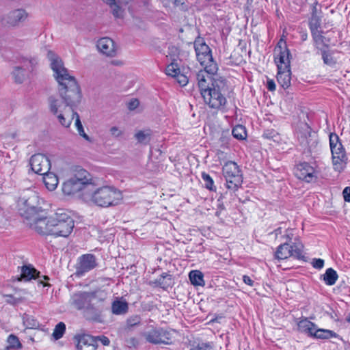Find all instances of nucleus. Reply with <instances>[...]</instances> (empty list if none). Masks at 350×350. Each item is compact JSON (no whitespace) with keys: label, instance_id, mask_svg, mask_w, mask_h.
Here are the masks:
<instances>
[{"label":"nucleus","instance_id":"f257e3e1","mask_svg":"<svg viewBox=\"0 0 350 350\" xmlns=\"http://www.w3.org/2000/svg\"><path fill=\"white\" fill-rule=\"evenodd\" d=\"M46 56L58 83L59 96L64 100L51 96L48 98L49 108L63 126L68 127L75 118V108L81 103V89L75 77L70 75L58 55L48 50Z\"/></svg>","mask_w":350,"mask_h":350},{"label":"nucleus","instance_id":"f03ea898","mask_svg":"<svg viewBox=\"0 0 350 350\" xmlns=\"http://www.w3.org/2000/svg\"><path fill=\"white\" fill-rule=\"evenodd\" d=\"M122 199V192L114 187L103 186L91 187L89 193L85 195V202L100 207L113 206Z\"/></svg>","mask_w":350,"mask_h":350},{"label":"nucleus","instance_id":"7ed1b4c3","mask_svg":"<svg viewBox=\"0 0 350 350\" xmlns=\"http://www.w3.org/2000/svg\"><path fill=\"white\" fill-rule=\"evenodd\" d=\"M93 187L90 173L84 169L77 170L72 177L64 183L62 191L68 196L77 195L85 201V195Z\"/></svg>","mask_w":350,"mask_h":350},{"label":"nucleus","instance_id":"20e7f679","mask_svg":"<svg viewBox=\"0 0 350 350\" xmlns=\"http://www.w3.org/2000/svg\"><path fill=\"white\" fill-rule=\"evenodd\" d=\"M51 236L66 238L72 233L75 221L64 209H57L50 216Z\"/></svg>","mask_w":350,"mask_h":350},{"label":"nucleus","instance_id":"39448f33","mask_svg":"<svg viewBox=\"0 0 350 350\" xmlns=\"http://www.w3.org/2000/svg\"><path fill=\"white\" fill-rule=\"evenodd\" d=\"M94 298V293L81 292L71 297L70 303L77 310L84 309V316L87 319L97 321L100 317V312L91 304Z\"/></svg>","mask_w":350,"mask_h":350},{"label":"nucleus","instance_id":"423d86ee","mask_svg":"<svg viewBox=\"0 0 350 350\" xmlns=\"http://www.w3.org/2000/svg\"><path fill=\"white\" fill-rule=\"evenodd\" d=\"M20 214L26 220L31 219L43 211L39 196L33 191H29L21 197L18 201Z\"/></svg>","mask_w":350,"mask_h":350},{"label":"nucleus","instance_id":"0eeeda50","mask_svg":"<svg viewBox=\"0 0 350 350\" xmlns=\"http://www.w3.org/2000/svg\"><path fill=\"white\" fill-rule=\"evenodd\" d=\"M196 57L200 64L205 67L207 72L216 74L218 70L217 64L214 62L211 50L203 39L198 38L194 42Z\"/></svg>","mask_w":350,"mask_h":350},{"label":"nucleus","instance_id":"6e6552de","mask_svg":"<svg viewBox=\"0 0 350 350\" xmlns=\"http://www.w3.org/2000/svg\"><path fill=\"white\" fill-rule=\"evenodd\" d=\"M223 174L226 181V187L232 192L241 185L242 174L238 165L234 161H228L223 166Z\"/></svg>","mask_w":350,"mask_h":350},{"label":"nucleus","instance_id":"1a4fd4ad","mask_svg":"<svg viewBox=\"0 0 350 350\" xmlns=\"http://www.w3.org/2000/svg\"><path fill=\"white\" fill-rule=\"evenodd\" d=\"M329 146L332 154L334 168L338 172H341L345 167L347 159L345 149L339 142V138L336 134H330Z\"/></svg>","mask_w":350,"mask_h":350},{"label":"nucleus","instance_id":"9d476101","mask_svg":"<svg viewBox=\"0 0 350 350\" xmlns=\"http://www.w3.org/2000/svg\"><path fill=\"white\" fill-rule=\"evenodd\" d=\"M298 139L300 145L309 152L314 151L318 145L317 135L311 131L307 124H303L298 131Z\"/></svg>","mask_w":350,"mask_h":350},{"label":"nucleus","instance_id":"9b49d317","mask_svg":"<svg viewBox=\"0 0 350 350\" xmlns=\"http://www.w3.org/2000/svg\"><path fill=\"white\" fill-rule=\"evenodd\" d=\"M202 96L205 102L211 108L219 109L225 105L226 99L221 93L218 86H215L214 83L207 90H204Z\"/></svg>","mask_w":350,"mask_h":350},{"label":"nucleus","instance_id":"f8f14e48","mask_svg":"<svg viewBox=\"0 0 350 350\" xmlns=\"http://www.w3.org/2000/svg\"><path fill=\"white\" fill-rule=\"evenodd\" d=\"M303 245L300 243H294L293 245L285 243L278 246L275 256L278 260H284L291 256L301 259L303 257Z\"/></svg>","mask_w":350,"mask_h":350},{"label":"nucleus","instance_id":"ddd939ff","mask_svg":"<svg viewBox=\"0 0 350 350\" xmlns=\"http://www.w3.org/2000/svg\"><path fill=\"white\" fill-rule=\"evenodd\" d=\"M146 342L153 345H169L171 343L172 334L163 328H152L143 334Z\"/></svg>","mask_w":350,"mask_h":350},{"label":"nucleus","instance_id":"4468645a","mask_svg":"<svg viewBox=\"0 0 350 350\" xmlns=\"http://www.w3.org/2000/svg\"><path fill=\"white\" fill-rule=\"evenodd\" d=\"M283 45L282 46L281 41L279 42L274 50V61L279 70L291 68L290 51L287 49L285 42L283 43Z\"/></svg>","mask_w":350,"mask_h":350},{"label":"nucleus","instance_id":"2eb2a0df","mask_svg":"<svg viewBox=\"0 0 350 350\" xmlns=\"http://www.w3.org/2000/svg\"><path fill=\"white\" fill-rule=\"evenodd\" d=\"M30 165L32 171L42 175L46 174L51 168L50 160L42 154H33L30 159Z\"/></svg>","mask_w":350,"mask_h":350},{"label":"nucleus","instance_id":"dca6fc26","mask_svg":"<svg viewBox=\"0 0 350 350\" xmlns=\"http://www.w3.org/2000/svg\"><path fill=\"white\" fill-rule=\"evenodd\" d=\"M97 266L96 258L92 254H86L78 258L76 266V274L83 275L87 272L92 270Z\"/></svg>","mask_w":350,"mask_h":350},{"label":"nucleus","instance_id":"f3484780","mask_svg":"<svg viewBox=\"0 0 350 350\" xmlns=\"http://www.w3.org/2000/svg\"><path fill=\"white\" fill-rule=\"evenodd\" d=\"M27 225L36 232L43 235L51 236L50 217H40L36 215L31 219L27 220Z\"/></svg>","mask_w":350,"mask_h":350},{"label":"nucleus","instance_id":"a211bd4d","mask_svg":"<svg viewBox=\"0 0 350 350\" xmlns=\"http://www.w3.org/2000/svg\"><path fill=\"white\" fill-rule=\"evenodd\" d=\"M295 175L299 179L304 180L308 183L312 182L317 178L314 167L306 162L301 163L296 166Z\"/></svg>","mask_w":350,"mask_h":350},{"label":"nucleus","instance_id":"6ab92c4d","mask_svg":"<svg viewBox=\"0 0 350 350\" xmlns=\"http://www.w3.org/2000/svg\"><path fill=\"white\" fill-rule=\"evenodd\" d=\"M28 13L24 9H16L10 11L5 16L6 23L12 27L18 26L28 18Z\"/></svg>","mask_w":350,"mask_h":350},{"label":"nucleus","instance_id":"aec40b11","mask_svg":"<svg viewBox=\"0 0 350 350\" xmlns=\"http://www.w3.org/2000/svg\"><path fill=\"white\" fill-rule=\"evenodd\" d=\"M37 64V60L34 58L24 62L23 66H16L12 72V76L16 83H22L26 77V69L29 70L31 68Z\"/></svg>","mask_w":350,"mask_h":350},{"label":"nucleus","instance_id":"412c9836","mask_svg":"<svg viewBox=\"0 0 350 350\" xmlns=\"http://www.w3.org/2000/svg\"><path fill=\"white\" fill-rule=\"evenodd\" d=\"M96 47L101 53L106 56L113 57L116 54L114 42L108 37L99 39L97 41Z\"/></svg>","mask_w":350,"mask_h":350},{"label":"nucleus","instance_id":"4be33fe9","mask_svg":"<svg viewBox=\"0 0 350 350\" xmlns=\"http://www.w3.org/2000/svg\"><path fill=\"white\" fill-rule=\"evenodd\" d=\"M78 350H96L97 343L96 338L88 334H83L75 337Z\"/></svg>","mask_w":350,"mask_h":350},{"label":"nucleus","instance_id":"5701e85b","mask_svg":"<svg viewBox=\"0 0 350 350\" xmlns=\"http://www.w3.org/2000/svg\"><path fill=\"white\" fill-rule=\"evenodd\" d=\"M209 75H211V73L207 72L205 68L204 70H200L196 75L198 84L201 94L204 93V90H207L211 88L209 86V83H208V81L211 80V77L209 76ZM213 75L214 74H211V75Z\"/></svg>","mask_w":350,"mask_h":350},{"label":"nucleus","instance_id":"b1692460","mask_svg":"<svg viewBox=\"0 0 350 350\" xmlns=\"http://www.w3.org/2000/svg\"><path fill=\"white\" fill-rule=\"evenodd\" d=\"M172 280L171 275L167 273H163L159 278L150 281L149 284L153 286H159L165 289L172 284Z\"/></svg>","mask_w":350,"mask_h":350},{"label":"nucleus","instance_id":"393cba45","mask_svg":"<svg viewBox=\"0 0 350 350\" xmlns=\"http://www.w3.org/2000/svg\"><path fill=\"white\" fill-rule=\"evenodd\" d=\"M291 68L284 70H278L277 81L284 89L288 88L291 85Z\"/></svg>","mask_w":350,"mask_h":350},{"label":"nucleus","instance_id":"a878e982","mask_svg":"<svg viewBox=\"0 0 350 350\" xmlns=\"http://www.w3.org/2000/svg\"><path fill=\"white\" fill-rule=\"evenodd\" d=\"M42 175L43 176V182L46 187L50 191L55 190L59 182L57 175L53 172H49V171L46 174Z\"/></svg>","mask_w":350,"mask_h":350},{"label":"nucleus","instance_id":"bb28decb","mask_svg":"<svg viewBox=\"0 0 350 350\" xmlns=\"http://www.w3.org/2000/svg\"><path fill=\"white\" fill-rule=\"evenodd\" d=\"M39 272L37 271L31 265H24L21 267V280L29 281L36 278Z\"/></svg>","mask_w":350,"mask_h":350},{"label":"nucleus","instance_id":"cd10ccee","mask_svg":"<svg viewBox=\"0 0 350 350\" xmlns=\"http://www.w3.org/2000/svg\"><path fill=\"white\" fill-rule=\"evenodd\" d=\"M129 306L126 301L117 299L111 305L112 313L116 315L124 314L128 312Z\"/></svg>","mask_w":350,"mask_h":350},{"label":"nucleus","instance_id":"c85d7f7f","mask_svg":"<svg viewBox=\"0 0 350 350\" xmlns=\"http://www.w3.org/2000/svg\"><path fill=\"white\" fill-rule=\"evenodd\" d=\"M297 326L299 332L312 337L316 325L307 319H304L299 321Z\"/></svg>","mask_w":350,"mask_h":350},{"label":"nucleus","instance_id":"c756f323","mask_svg":"<svg viewBox=\"0 0 350 350\" xmlns=\"http://www.w3.org/2000/svg\"><path fill=\"white\" fill-rule=\"evenodd\" d=\"M191 283L194 286H204V275L203 273L199 270L191 271L189 274Z\"/></svg>","mask_w":350,"mask_h":350},{"label":"nucleus","instance_id":"7c9ffc66","mask_svg":"<svg viewBox=\"0 0 350 350\" xmlns=\"http://www.w3.org/2000/svg\"><path fill=\"white\" fill-rule=\"evenodd\" d=\"M336 336V334L334 332L329 329H318L316 325L312 337L319 339H328L332 337H335Z\"/></svg>","mask_w":350,"mask_h":350},{"label":"nucleus","instance_id":"2f4dec72","mask_svg":"<svg viewBox=\"0 0 350 350\" xmlns=\"http://www.w3.org/2000/svg\"><path fill=\"white\" fill-rule=\"evenodd\" d=\"M338 275L336 271L332 268H329L326 270L323 275V280L325 284L329 286L334 285L338 280Z\"/></svg>","mask_w":350,"mask_h":350},{"label":"nucleus","instance_id":"473e14b6","mask_svg":"<svg viewBox=\"0 0 350 350\" xmlns=\"http://www.w3.org/2000/svg\"><path fill=\"white\" fill-rule=\"evenodd\" d=\"M23 321L27 329H37L40 327V323L37 319L27 314L23 315Z\"/></svg>","mask_w":350,"mask_h":350},{"label":"nucleus","instance_id":"72a5a7b5","mask_svg":"<svg viewBox=\"0 0 350 350\" xmlns=\"http://www.w3.org/2000/svg\"><path fill=\"white\" fill-rule=\"evenodd\" d=\"M151 131L150 130L139 131L135 134V138L140 144H147L151 139Z\"/></svg>","mask_w":350,"mask_h":350},{"label":"nucleus","instance_id":"f704fd0d","mask_svg":"<svg viewBox=\"0 0 350 350\" xmlns=\"http://www.w3.org/2000/svg\"><path fill=\"white\" fill-rule=\"evenodd\" d=\"M7 342L8 349L18 350L23 347L18 338L14 334H10L8 337Z\"/></svg>","mask_w":350,"mask_h":350},{"label":"nucleus","instance_id":"c9c22d12","mask_svg":"<svg viewBox=\"0 0 350 350\" xmlns=\"http://www.w3.org/2000/svg\"><path fill=\"white\" fill-rule=\"evenodd\" d=\"M232 134L234 138L238 139H244L247 136L245 128L242 125L234 126L232 131Z\"/></svg>","mask_w":350,"mask_h":350},{"label":"nucleus","instance_id":"e433bc0d","mask_svg":"<svg viewBox=\"0 0 350 350\" xmlns=\"http://www.w3.org/2000/svg\"><path fill=\"white\" fill-rule=\"evenodd\" d=\"M74 113H75V117H76L75 126L77 127V131H78L79 134L82 137H83L85 140H87L88 142H91L90 138L89 137V136L84 131V129H83V125L81 124V122L80 120L79 114L77 112H75V111H74Z\"/></svg>","mask_w":350,"mask_h":350},{"label":"nucleus","instance_id":"4c0bfd02","mask_svg":"<svg viewBox=\"0 0 350 350\" xmlns=\"http://www.w3.org/2000/svg\"><path fill=\"white\" fill-rule=\"evenodd\" d=\"M66 331V325L63 322L57 323L53 330L52 336L55 340L60 339Z\"/></svg>","mask_w":350,"mask_h":350},{"label":"nucleus","instance_id":"58836bf2","mask_svg":"<svg viewBox=\"0 0 350 350\" xmlns=\"http://www.w3.org/2000/svg\"><path fill=\"white\" fill-rule=\"evenodd\" d=\"M179 72L180 68H178V64L174 63V61L170 64L165 69L166 75L172 77L177 76Z\"/></svg>","mask_w":350,"mask_h":350},{"label":"nucleus","instance_id":"ea45409f","mask_svg":"<svg viewBox=\"0 0 350 350\" xmlns=\"http://www.w3.org/2000/svg\"><path fill=\"white\" fill-rule=\"evenodd\" d=\"M202 178L205 183V187L209 190H215V187L214 185V182L212 178L209 176V174L202 172Z\"/></svg>","mask_w":350,"mask_h":350},{"label":"nucleus","instance_id":"a19ab883","mask_svg":"<svg viewBox=\"0 0 350 350\" xmlns=\"http://www.w3.org/2000/svg\"><path fill=\"white\" fill-rule=\"evenodd\" d=\"M109 7L111 9V13L115 18H121L123 17L124 10L117 3V2L114 3V5H109Z\"/></svg>","mask_w":350,"mask_h":350},{"label":"nucleus","instance_id":"79ce46f5","mask_svg":"<svg viewBox=\"0 0 350 350\" xmlns=\"http://www.w3.org/2000/svg\"><path fill=\"white\" fill-rule=\"evenodd\" d=\"M141 323V318L138 315H134L127 319V325L129 327H134L139 325Z\"/></svg>","mask_w":350,"mask_h":350},{"label":"nucleus","instance_id":"37998d69","mask_svg":"<svg viewBox=\"0 0 350 350\" xmlns=\"http://www.w3.org/2000/svg\"><path fill=\"white\" fill-rule=\"evenodd\" d=\"M322 58L324 63L327 65L331 66L335 64V61L333 57L329 53H327L325 51H323L322 52Z\"/></svg>","mask_w":350,"mask_h":350},{"label":"nucleus","instance_id":"c03bdc74","mask_svg":"<svg viewBox=\"0 0 350 350\" xmlns=\"http://www.w3.org/2000/svg\"><path fill=\"white\" fill-rule=\"evenodd\" d=\"M125 343L127 347L133 348L137 347L139 345V340L135 337L128 338L125 340Z\"/></svg>","mask_w":350,"mask_h":350},{"label":"nucleus","instance_id":"a18cd8bd","mask_svg":"<svg viewBox=\"0 0 350 350\" xmlns=\"http://www.w3.org/2000/svg\"><path fill=\"white\" fill-rule=\"evenodd\" d=\"M174 78H176L178 83L181 86L186 85L189 81L187 77L183 74H181L180 72Z\"/></svg>","mask_w":350,"mask_h":350},{"label":"nucleus","instance_id":"49530a36","mask_svg":"<svg viewBox=\"0 0 350 350\" xmlns=\"http://www.w3.org/2000/svg\"><path fill=\"white\" fill-rule=\"evenodd\" d=\"M139 102L136 98H132L127 103V107L129 110H134L139 106Z\"/></svg>","mask_w":350,"mask_h":350},{"label":"nucleus","instance_id":"de8ad7c7","mask_svg":"<svg viewBox=\"0 0 350 350\" xmlns=\"http://www.w3.org/2000/svg\"><path fill=\"white\" fill-rule=\"evenodd\" d=\"M5 297L8 298L6 301L12 305H16L21 301V298H16L11 295H7Z\"/></svg>","mask_w":350,"mask_h":350},{"label":"nucleus","instance_id":"09e8293b","mask_svg":"<svg viewBox=\"0 0 350 350\" xmlns=\"http://www.w3.org/2000/svg\"><path fill=\"white\" fill-rule=\"evenodd\" d=\"M109 131L111 135L115 137H118L122 134V131L117 126H112Z\"/></svg>","mask_w":350,"mask_h":350},{"label":"nucleus","instance_id":"8fccbe9b","mask_svg":"<svg viewBox=\"0 0 350 350\" xmlns=\"http://www.w3.org/2000/svg\"><path fill=\"white\" fill-rule=\"evenodd\" d=\"M96 338V342L97 343V341H100L103 345L108 346L110 344L109 339L105 336H99L97 337H94Z\"/></svg>","mask_w":350,"mask_h":350},{"label":"nucleus","instance_id":"3c124183","mask_svg":"<svg viewBox=\"0 0 350 350\" xmlns=\"http://www.w3.org/2000/svg\"><path fill=\"white\" fill-rule=\"evenodd\" d=\"M313 267L316 269H321L324 265V260L321 258H314L312 262Z\"/></svg>","mask_w":350,"mask_h":350},{"label":"nucleus","instance_id":"603ef678","mask_svg":"<svg viewBox=\"0 0 350 350\" xmlns=\"http://www.w3.org/2000/svg\"><path fill=\"white\" fill-rule=\"evenodd\" d=\"M342 196L345 202H350V187H346L343 189Z\"/></svg>","mask_w":350,"mask_h":350},{"label":"nucleus","instance_id":"864d4df0","mask_svg":"<svg viewBox=\"0 0 350 350\" xmlns=\"http://www.w3.org/2000/svg\"><path fill=\"white\" fill-rule=\"evenodd\" d=\"M267 88L269 91H274L275 90V83L273 79L267 80Z\"/></svg>","mask_w":350,"mask_h":350},{"label":"nucleus","instance_id":"5fc2aeb1","mask_svg":"<svg viewBox=\"0 0 350 350\" xmlns=\"http://www.w3.org/2000/svg\"><path fill=\"white\" fill-rule=\"evenodd\" d=\"M243 280L245 284H246L250 286H252L254 285V281L248 275H243Z\"/></svg>","mask_w":350,"mask_h":350},{"label":"nucleus","instance_id":"6e6d98bb","mask_svg":"<svg viewBox=\"0 0 350 350\" xmlns=\"http://www.w3.org/2000/svg\"><path fill=\"white\" fill-rule=\"evenodd\" d=\"M173 3L174 6L178 7L181 10H184L185 8L184 6V2H182L181 0H174Z\"/></svg>","mask_w":350,"mask_h":350},{"label":"nucleus","instance_id":"4d7b16f0","mask_svg":"<svg viewBox=\"0 0 350 350\" xmlns=\"http://www.w3.org/2000/svg\"><path fill=\"white\" fill-rule=\"evenodd\" d=\"M103 2H105V3H107L109 6V5H114V3L116 2V0H103Z\"/></svg>","mask_w":350,"mask_h":350},{"label":"nucleus","instance_id":"13d9d810","mask_svg":"<svg viewBox=\"0 0 350 350\" xmlns=\"http://www.w3.org/2000/svg\"><path fill=\"white\" fill-rule=\"evenodd\" d=\"M118 1L120 4L126 5L129 3V0H118Z\"/></svg>","mask_w":350,"mask_h":350},{"label":"nucleus","instance_id":"bf43d9fd","mask_svg":"<svg viewBox=\"0 0 350 350\" xmlns=\"http://www.w3.org/2000/svg\"><path fill=\"white\" fill-rule=\"evenodd\" d=\"M322 38V36H318V37H315V40H317V39H321Z\"/></svg>","mask_w":350,"mask_h":350},{"label":"nucleus","instance_id":"052dcab7","mask_svg":"<svg viewBox=\"0 0 350 350\" xmlns=\"http://www.w3.org/2000/svg\"><path fill=\"white\" fill-rule=\"evenodd\" d=\"M90 314H92H92H94V310H92L90 312Z\"/></svg>","mask_w":350,"mask_h":350},{"label":"nucleus","instance_id":"680f3d73","mask_svg":"<svg viewBox=\"0 0 350 350\" xmlns=\"http://www.w3.org/2000/svg\"><path fill=\"white\" fill-rule=\"evenodd\" d=\"M347 321L350 323V314L349 315V317L347 318Z\"/></svg>","mask_w":350,"mask_h":350},{"label":"nucleus","instance_id":"e2e57ef3","mask_svg":"<svg viewBox=\"0 0 350 350\" xmlns=\"http://www.w3.org/2000/svg\"><path fill=\"white\" fill-rule=\"evenodd\" d=\"M219 206L221 207V208H222V209H224V206H223V205L219 204Z\"/></svg>","mask_w":350,"mask_h":350},{"label":"nucleus","instance_id":"0e129e2a","mask_svg":"<svg viewBox=\"0 0 350 350\" xmlns=\"http://www.w3.org/2000/svg\"><path fill=\"white\" fill-rule=\"evenodd\" d=\"M306 38H307V36H303V40H306Z\"/></svg>","mask_w":350,"mask_h":350},{"label":"nucleus","instance_id":"69168bd1","mask_svg":"<svg viewBox=\"0 0 350 350\" xmlns=\"http://www.w3.org/2000/svg\"><path fill=\"white\" fill-rule=\"evenodd\" d=\"M306 38H307V36H303V40H306Z\"/></svg>","mask_w":350,"mask_h":350},{"label":"nucleus","instance_id":"338daca9","mask_svg":"<svg viewBox=\"0 0 350 350\" xmlns=\"http://www.w3.org/2000/svg\"><path fill=\"white\" fill-rule=\"evenodd\" d=\"M306 38H307V36H303V40H306Z\"/></svg>","mask_w":350,"mask_h":350},{"label":"nucleus","instance_id":"774afa93","mask_svg":"<svg viewBox=\"0 0 350 350\" xmlns=\"http://www.w3.org/2000/svg\"><path fill=\"white\" fill-rule=\"evenodd\" d=\"M11 349H8V347H5V350H10Z\"/></svg>","mask_w":350,"mask_h":350}]
</instances>
